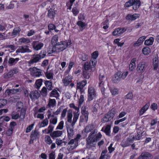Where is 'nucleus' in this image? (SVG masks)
Returning <instances> with one entry per match:
<instances>
[{"label": "nucleus", "mask_w": 159, "mask_h": 159, "mask_svg": "<svg viewBox=\"0 0 159 159\" xmlns=\"http://www.w3.org/2000/svg\"><path fill=\"white\" fill-rule=\"evenodd\" d=\"M72 111L69 110L67 111V121L66 122V124L69 139L71 138L74 135V126L77 121L72 120Z\"/></svg>", "instance_id": "f257e3e1"}, {"label": "nucleus", "mask_w": 159, "mask_h": 159, "mask_svg": "<svg viewBox=\"0 0 159 159\" xmlns=\"http://www.w3.org/2000/svg\"><path fill=\"white\" fill-rule=\"evenodd\" d=\"M97 129H94L89 135L86 139L87 148L89 149L94 147L96 145L95 143L101 138L102 134L100 132L97 134Z\"/></svg>", "instance_id": "f03ea898"}, {"label": "nucleus", "mask_w": 159, "mask_h": 159, "mask_svg": "<svg viewBox=\"0 0 159 159\" xmlns=\"http://www.w3.org/2000/svg\"><path fill=\"white\" fill-rule=\"evenodd\" d=\"M71 43L70 41H68V42L62 41L56 43L55 47L56 49L58 50V51H61L66 49L67 46L70 45Z\"/></svg>", "instance_id": "7ed1b4c3"}, {"label": "nucleus", "mask_w": 159, "mask_h": 159, "mask_svg": "<svg viewBox=\"0 0 159 159\" xmlns=\"http://www.w3.org/2000/svg\"><path fill=\"white\" fill-rule=\"evenodd\" d=\"M114 116V111L112 109L105 115L102 119V121L103 123H105L111 121Z\"/></svg>", "instance_id": "20e7f679"}, {"label": "nucleus", "mask_w": 159, "mask_h": 159, "mask_svg": "<svg viewBox=\"0 0 159 159\" xmlns=\"http://www.w3.org/2000/svg\"><path fill=\"white\" fill-rule=\"evenodd\" d=\"M88 101H90L96 97V92L93 87H89L88 88Z\"/></svg>", "instance_id": "39448f33"}, {"label": "nucleus", "mask_w": 159, "mask_h": 159, "mask_svg": "<svg viewBox=\"0 0 159 159\" xmlns=\"http://www.w3.org/2000/svg\"><path fill=\"white\" fill-rule=\"evenodd\" d=\"M30 74L34 77H39L42 75V71L35 67L30 68L29 69Z\"/></svg>", "instance_id": "423d86ee"}, {"label": "nucleus", "mask_w": 159, "mask_h": 159, "mask_svg": "<svg viewBox=\"0 0 159 159\" xmlns=\"http://www.w3.org/2000/svg\"><path fill=\"white\" fill-rule=\"evenodd\" d=\"M78 142L74 139H71L68 143L67 150L69 151H72L76 148L78 146Z\"/></svg>", "instance_id": "0eeeda50"}, {"label": "nucleus", "mask_w": 159, "mask_h": 159, "mask_svg": "<svg viewBox=\"0 0 159 159\" xmlns=\"http://www.w3.org/2000/svg\"><path fill=\"white\" fill-rule=\"evenodd\" d=\"M18 72V69H14L10 70L8 73H5L3 75V78L5 79L10 78L13 76L14 74Z\"/></svg>", "instance_id": "6e6552de"}, {"label": "nucleus", "mask_w": 159, "mask_h": 159, "mask_svg": "<svg viewBox=\"0 0 159 159\" xmlns=\"http://www.w3.org/2000/svg\"><path fill=\"white\" fill-rule=\"evenodd\" d=\"M99 80L100 81V82L99 84V87L101 89L102 93L103 94L104 93L105 83L106 81L103 75H100Z\"/></svg>", "instance_id": "1a4fd4ad"}, {"label": "nucleus", "mask_w": 159, "mask_h": 159, "mask_svg": "<svg viewBox=\"0 0 159 159\" xmlns=\"http://www.w3.org/2000/svg\"><path fill=\"white\" fill-rule=\"evenodd\" d=\"M32 45L34 49L38 51L40 50L43 47V43L38 41H34L32 43Z\"/></svg>", "instance_id": "9d476101"}, {"label": "nucleus", "mask_w": 159, "mask_h": 159, "mask_svg": "<svg viewBox=\"0 0 159 159\" xmlns=\"http://www.w3.org/2000/svg\"><path fill=\"white\" fill-rule=\"evenodd\" d=\"M96 60H90L86 62L84 65V67L86 70H88L91 67H94L96 65Z\"/></svg>", "instance_id": "9b49d317"}, {"label": "nucleus", "mask_w": 159, "mask_h": 159, "mask_svg": "<svg viewBox=\"0 0 159 159\" xmlns=\"http://www.w3.org/2000/svg\"><path fill=\"white\" fill-rule=\"evenodd\" d=\"M30 52V50L28 48V47L27 46H20L16 51V52L17 53L21 52L22 53L29 52Z\"/></svg>", "instance_id": "f8f14e48"}, {"label": "nucleus", "mask_w": 159, "mask_h": 159, "mask_svg": "<svg viewBox=\"0 0 159 159\" xmlns=\"http://www.w3.org/2000/svg\"><path fill=\"white\" fill-rule=\"evenodd\" d=\"M133 140L132 139V137L128 138L126 140H123L121 144V146L123 147H127L129 146L130 144L132 143Z\"/></svg>", "instance_id": "ddd939ff"}, {"label": "nucleus", "mask_w": 159, "mask_h": 159, "mask_svg": "<svg viewBox=\"0 0 159 159\" xmlns=\"http://www.w3.org/2000/svg\"><path fill=\"white\" fill-rule=\"evenodd\" d=\"M62 131L56 130L53 131L50 134V135L54 139L56 138L61 136L62 134Z\"/></svg>", "instance_id": "4468645a"}, {"label": "nucleus", "mask_w": 159, "mask_h": 159, "mask_svg": "<svg viewBox=\"0 0 159 159\" xmlns=\"http://www.w3.org/2000/svg\"><path fill=\"white\" fill-rule=\"evenodd\" d=\"M125 31L126 29L124 28H118L115 29L112 32V34L114 36H119L122 34Z\"/></svg>", "instance_id": "2eb2a0df"}, {"label": "nucleus", "mask_w": 159, "mask_h": 159, "mask_svg": "<svg viewBox=\"0 0 159 159\" xmlns=\"http://www.w3.org/2000/svg\"><path fill=\"white\" fill-rule=\"evenodd\" d=\"M59 90L57 88L53 89L49 94V96L51 97H54L57 99L59 97V94L58 91Z\"/></svg>", "instance_id": "dca6fc26"}, {"label": "nucleus", "mask_w": 159, "mask_h": 159, "mask_svg": "<svg viewBox=\"0 0 159 159\" xmlns=\"http://www.w3.org/2000/svg\"><path fill=\"white\" fill-rule=\"evenodd\" d=\"M73 108H74L77 111H74L73 112V117L72 120L77 121L78 119L80 114L79 112V107H77L75 106Z\"/></svg>", "instance_id": "f3484780"}, {"label": "nucleus", "mask_w": 159, "mask_h": 159, "mask_svg": "<svg viewBox=\"0 0 159 159\" xmlns=\"http://www.w3.org/2000/svg\"><path fill=\"white\" fill-rule=\"evenodd\" d=\"M152 155L148 152H144L142 153L141 155L139 157V159H151Z\"/></svg>", "instance_id": "a211bd4d"}, {"label": "nucleus", "mask_w": 159, "mask_h": 159, "mask_svg": "<svg viewBox=\"0 0 159 159\" xmlns=\"http://www.w3.org/2000/svg\"><path fill=\"white\" fill-rule=\"evenodd\" d=\"M107 151L105 149L103 150L101 153L99 159H109L110 158V156L107 154Z\"/></svg>", "instance_id": "6ab92c4d"}, {"label": "nucleus", "mask_w": 159, "mask_h": 159, "mask_svg": "<svg viewBox=\"0 0 159 159\" xmlns=\"http://www.w3.org/2000/svg\"><path fill=\"white\" fill-rule=\"evenodd\" d=\"M40 96L39 93L37 91H33L30 94V98L32 99L38 98Z\"/></svg>", "instance_id": "aec40b11"}, {"label": "nucleus", "mask_w": 159, "mask_h": 159, "mask_svg": "<svg viewBox=\"0 0 159 159\" xmlns=\"http://www.w3.org/2000/svg\"><path fill=\"white\" fill-rule=\"evenodd\" d=\"M120 75V72H118L114 75L112 78L113 81L114 83H117L121 80Z\"/></svg>", "instance_id": "412c9836"}, {"label": "nucleus", "mask_w": 159, "mask_h": 159, "mask_svg": "<svg viewBox=\"0 0 159 159\" xmlns=\"http://www.w3.org/2000/svg\"><path fill=\"white\" fill-rule=\"evenodd\" d=\"M139 17V15L137 14H135L133 15L128 14L126 17V19L129 20H134Z\"/></svg>", "instance_id": "4be33fe9"}, {"label": "nucleus", "mask_w": 159, "mask_h": 159, "mask_svg": "<svg viewBox=\"0 0 159 159\" xmlns=\"http://www.w3.org/2000/svg\"><path fill=\"white\" fill-rule=\"evenodd\" d=\"M56 12L53 9L50 8L48 11V17L51 19H53L56 16Z\"/></svg>", "instance_id": "5701e85b"}, {"label": "nucleus", "mask_w": 159, "mask_h": 159, "mask_svg": "<svg viewBox=\"0 0 159 159\" xmlns=\"http://www.w3.org/2000/svg\"><path fill=\"white\" fill-rule=\"evenodd\" d=\"M150 106L149 103H146L145 105L139 111V115L141 116L143 115V113L147 110Z\"/></svg>", "instance_id": "b1692460"}, {"label": "nucleus", "mask_w": 159, "mask_h": 159, "mask_svg": "<svg viewBox=\"0 0 159 159\" xmlns=\"http://www.w3.org/2000/svg\"><path fill=\"white\" fill-rule=\"evenodd\" d=\"M72 77L71 76L68 75L66 76L64 79L62 80L64 85L67 86L69 85L71 81Z\"/></svg>", "instance_id": "393cba45"}, {"label": "nucleus", "mask_w": 159, "mask_h": 159, "mask_svg": "<svg viewBox=\"0 0 159 159\" xmlns=\"http://www.w3.org/2000/svg\"><path fill=\"white\" fill-rule=\"evenodd\" d=\"M46 56L45 52L41 51L39 54L34 56V58L33 60H40Z\"/></svg>", "instance_id": "a878e982"}, {"label": "nucleus", "mask_w": 159, "mask_h": 159, "mask_svg": "<svg viewBox=\"0 0 159 159\" xmlns=\"http://www.w3.org/2000/svg\"><path fill=\"white\" fill-rule=\"evenodd\" d=\"M133 8L134 10H136L140 7L141 5L140 2L139 0H133Z\"/></svg>", "instance_id": "bb28decb"}, {"label": "nucleus", "mask_w": 159, "mask_h": 159, "mask_svg": "<svg viewBox=\"0 0 159 159\" xmlns=\"http://www.w3.org/2000/svg\"><path fill=\"white\" fill-rule=\"evenodd\" d=\"M145 66V65L144 62H139L137 67V70L139 72L143 71Z\"/></svg>", "instance_id": "cd10ccee"}, {"label": "nucleus", "mask_w": 159, "mask_h": 159, "mask_svg": "<svg viewBox=\"0 0 159 159\" xmlns=\"http://www.w3.org/2000/svg\"><path fill=\"white\" fill-rule=\"evenodd\" d=\"M87 84L86 80H84L81 82H78L77 84V87L80 89L81 91L83 88Z\"/></svg>", "instance_id": "c85d7f7f"}, {"label": "nucleus", "mask_w": 159, "mask_h": 159, "mask_svg": "<svg viewBox=\"0 0 159 159\" xmlns=\"http://www.w3.org/2000/svg\"><path fill=\"white\" fill-rule=\"evenodd\" d=\"M82 116L86 117L87 119L88 118L89 112L87 110H86V107L85 106H83L81 108Z\"/></svg>", "instance_id": "c756f323"}, {"label": "nucleus", "mask_w": 159, "mask_h": 159, "mask_svg": "<svg viewBox=\"0 0 159 159\" xmlns=\"http://www.w3.org/2000/svg\"><path fill=\"white\" fill-rule=\"evenodd\" d=\"M154 41V38L153 37H150L149 39L145 41L144 43L146 45H151L153 44Z\"/></svg>", "instance_id": "7c9ffc66"}, {"label": "nucleus", "mask_w": 159, "mask_h": 159, "mask_svg": "<svg viewBox=\"0 0 159 159\" xmlns=\"http://www.w3.org/2000/svg\"><path fill=\"white\" fill-rule=\"evenodd\" d=\"M110 90L113 96H115L117 95L119 92V89L114 87L110 88Z\"/></svg>", "instance_id": "2f4dec72"}, {"label": "nucleus", "mask_w": 159, "mask_h": 159, "mask_svg": "<svg viewBox=\"0 0 159 159\" xmlns=\"http://www.w3.org/2000/svg\"><path fill=\"white\" fill-rule=\"evenodd\" d=\"M45 84L48 90H51L52 88V83L50 80H47L45 81Z\"/></svg>", "instance_id": "473e14b6"}, {"label": "nucleus", "mask_w": 159, "mask_h": 159, "mask_svg": "<svg viewBox=\"0 0 159 159\" xmlns=\"http://www.w3.org/2000/svg\"><path fill=\"white\" fill-rule=\"evenodd\" d=\"M56 101L55 99H49L48 105L49 107H53L56 106Z\"/></svg>", "instance_id": "72a5a7b5"}, {"label": "nucleus", "mask_w": 159, "mask_h": 159, "mask_svg": "<svg viewBox=\"0 0 159 159\" xmlns=\"http://www.w3.org/2000/svg\"><path fill=\"white\" fill-rule=\"evenodd\" d=\"M58 35L57 34L54 35L52 38L51 43L53 45H56V44L57 43V42L58 39Z\"/></svg>", "instance_id": "f704fd0d"}, {"label": "nucleus", "mask_w": 159, "mask_h": 159, "mask_svg": "<svg viewBox=\"0 0 159 159\" xmlns=\"http://www.w3.org/2000/svg\"><path fill=\"white\" fill-rule=\"evenodd\" d=\"M53 73L50 71H47L45 73L46 77L47 79L49 80H52L53 78Z\"/></svg>", "instance_id": "c9c22d12"}, {"label": "nucleus", "mask_w": 159, "mask_h": 159, "mask_svg": "<svg viewBox=\"0 0 159 159\" xmlns=\"http://www.w3.org/2000/svg\"><path fill=\"white\" fill-rule=\"evenodd\" d=\"M20 31V29L19 28L16 27L15 28L12 33V35L16 36L17 34H19Z\"/></svg>", "instance_id": "e433bc0d"}, {"label": "nucleus", "mask_w": 159, "mask_h": 159, "mask_svg": "<svg viewBox=\"0 0 159 159\" xmlns=\"http://www.w3.org/2000/svg\"><path fill=\"white\" fill-rule=\"evenodd\" d=\"M142 51L143 54L147 55L150 53L151 49L148 47H145L142 49Z\"/></svg>", "instance_id": "4c0bfd02"}, {"label": "nucleus", "mask_w": 159, "mask_h": 159, "mask_svg": "<svg viewBox=\"0 0 159 159\" xmlns=\"http://www.w3.org/2000/svg\"><path fill=\"white\" fill-rule=\"evenodd\" d=\"M135 61L136 60H131V62L129 65V68L130 70L131 71L133 70L135 67Z\"/></svg>", "instance_id": "58836bf2"}, {"label": "nucleus", "mask_w": 159, "mask_h": 159, "mask_svg": "<svg viewBox=\"0 0 159 159\" xmlns=\"http://www.w3.org/2000/svg\"><path fill=\"white\" fill-rule=\"evenodd\" d=\"M19 43H27L30 42V41L29 39L22 38L19 39Z\"/></svg>", "instance_id": "ea45409f"}, {"label": "nucleus", "mask_w": 159, "mask_h": 159, "mask_svg": "<svg viewBox=\"0 0 159 159\" xmlns=\"http://www.w3.org/2000/svg\"><path fill=\"white\" fill-rule=\"evenodd\" d=\"M79 8L76 6L73 8L72 11L74 15L76 16L79 12Z\"/></svg>", "instance_id": "a19ab883"}, {"label": "nucleus", "mask_w": 159, "mask_h": 159, "mask_svg": "<svg viewBox=\"0 0 159 159\" xmlns=\"http://www.w3.org/2000/svg\"><path fill=\"white\" fill-rule=\"evenodd\" d=\"M77 25L82 29L81 30L85 28L86 26L85 24L80 20H79L77 22Z\"/></svg>", "instance_id": "79ce46f5"}, {"label": "nucleus", "mask_w": 159, "mask_h": 159, "mask_svg": "<svg viewBox=\"0 0 159 159\" xmlns=\"http://www.w3.org/2000/svg\"><path fill=\"white\" fill-rule=\"evenodd\" d=\"M57 118L56 116H54L51 118L49 120L50 124H52L54 125L57 124Z\"/></svg>", "instance_id": "37998d69"}, {"label": "nucleus", "mask_w": 159, "mask_h": 159, "mask_svg": "<svg viewBox=\"0 0 159 159\" xmlns=\"http://www.w3.org/2000/svg\"><path fill=\"white\" fill-rule=\"evenodd\" d=\"M45 140L46 143L48 145H50L52 143L50 137L48 135H46L45 138Z\"/></svg>", "instance_id": "c03bdc74"}, {"label": "nucleus", "mask_w": 159, "mask_h": 159, "mask_svg": "<svg viewBox=\"0 0 159 159\" xmlns=\"http://www.w3.org/2000/svg\"><path fill=\"white\" fill-rule=\"evenodd\" d=\"M93 129V126L92 125H89L86 126L84 129V131L88 133L91 131Z\"/></svg>", "instance_id": "a18cd8bd"}, {"label": "nucleus", "mask_w": 159, "mask_h": 159, "mask_svg": "<svg viewBox=\"0 0 159 159\" xmlns=\"http://www.w3.org/2000/svg\"><path fill=\"white\" fill-rule=\"evenodd\" d=\"M42 84L41 79L37 80L35 82V87L37 89H39Z\"/></svg>", "instance_id": "49530a36"}, {"label": "nucleus", "mask_w": 159, "mask_h": 159, "mask_svg": "<svg viewBox=\"0 0 159 159\" xmlns=\"http://www.w3.org/2000/svg\"><path fill=\"white\" fill-rule=\"evenodd\" d=\"M8 62V64L10 66H11L15 64L16 63L15 60H4L3 62L4 65H6V64Z\"/></svg>", "instance_id": "de8ad7c7"}, {"label": "nucleus", "mask_w": 159, "mask_h": 159, "mask_svg": "<svg viewBox=\"0 0 159 159\" xmlns=\"http://www.w3.org/2000/svg\"><path fill=\"white\" fill-rule=\"evenodd\" d=\"M64 123L63 121H61L59 123L58 125L56 128V129L62 130L64 127Z\"/></svg>", "instance_id": "09e8293b"}, {"label": "nucleus", "mask_w": 159, "mask_h": 159, "mask_svg": "<svg viewBox=\"0 0 159 159\" xmlns=\"http://www.w3.org/2000/svg\"><path fill=\"white\" fill-rule=\"evenodd\" d=\"M7 103V101L5 99H0V108L4 106Z\"/></svg>", "instance_id": "8fccbe9b"}, {"label": "nucleus", "mask_w": 159, "mask_h": 159, "mask_svg": "<svg viewBox=\"0 0 159 159\" xmlns=\"http://www.w3.org/2000/svg\"><path fill=\"white\" fill-rule=\"evenodd\" d=\"M81 95L80 96V98L79 99V106H81L84 100V95L82 94V92H81Z\"/></svg>", "instance_id": "3c124183"}, {"label": "nucleus", "mask_w": 159, "mask_h": 159, "mask_svg": "<svg viewBox=\"0 0 159 159\" xmlns=\"http://www.w3.org/2000/svg\"><path fill=\"white\" fill-rule=\"evenodd\" d=\"M41 93L44 97H46L47 94V90L45 87H43L41 91Z\"/></svg>", "instance_id": "603ef678"}, {"label": "nucleus", "mask_w": 159, "mask_h": 159, "mask_svg": "<svg viewBox=\"0 0 159 159\" xmlns=\"http://www.w3.org/2000/svg\"><path fill=\"white\" fill-rule=\"evenodd\" d=\"M111 126L109 125H107L106 126L104 129V132L107 135H109L110 133Z\"/></svg>", "instance_id": "864d4df0"}, {"label": "nucleus", "mask_w": 159, "mask_h": 159, "mask_svg": "<svg viewBox=\"0 0 159 159\" xmlns=\"http://www.w3.org/2000/svg\"><path fill=\"white\" fill-rule=\"evenodd\" d=\"M25 109H21L20 114V118L21 119H24L25 117Z\"/></svg>", "instance_id": "5fc2aeb1"}, {"label": "nucleus", "mask_w": 159, "mask_h": 159, "mask_svg": "<svg viewBox=\"0 0 159 159\" xmlns=\"http://www.w3.org/2000/svg\"><path fill=\"white\" fill-rule=\"evenodd\" d=\"M48 123V120L47 119H45L41 123L40 126L41 127H44L47 126Z\"/></svg>", "instance_id": "6e6d98bb"}, {"label": "nucleus", "mask_w": 159, "mask_h": 159, "mask_svg": "<svg viewBox=\"0 0 159 159\" xmlns=\"http://www.w3.org/2000/svg\"><path fill=\"white\" fill-rule=\"evenodd\" d=\"M133 0H129L125 3L124 6L126 7H129L131 6H133Z\"/></svg>", "instance_id": "4d7b16f0"}, {"label": "nucleus", "mask_w": 159, "mask_h": 159, "mask_svg": "<svg viewBox=\"0 0 159 159\" xmlns=\"http://www.w3.org/2000/svg\"><path fill=\"white\" fill-rule=\"evenodd\" d=\"M98 55V51L94 52L92 54V57L93 59H96Z\"/></svg>", "instance_id": "13d9d810"}, {"label": "nucleus", "mask_w": 159, "mask_h": 159, "mask_svg": "<svg viewBox=\"0 0 159 159\" xmlns=\"http://www.w3.org/2000/svg\"><path fill=\"white\" fill-rule=\"evenodd\" d=\"M39 134V133L37 131H34V132H32L31 134L30 137L31 139H34L36 137L38 136Z\"/></svg>", "instance_id": "bf43d9fd"}, {"label": "nucleus", "mask_w": 159, "mask_h": 159, "mask_svg": "<svg viewBox=\"0 0 159 159\" xmlns=\"http://www.w3.org/2000/svg\"><path fill=\"white\" fill-rule=\"evenodd\" d=\"M54 129V127L52 125H50L48 128V131L46 133L47 134H49L51 133L53 131Z\"/></svg>", "instance_id": "052dcab7"}, {"label": "nucleus", "mask_w": 159, "mask_h": 159, "mask_svg": "<svg viewBox=\"0 0 159 159\" xmlns=\"http://www.w3.org/2000/svg\"><path fill=\"white\" fill-rule=\"evenodd\" d=\"M128 71H125L122 74H121V72H120V77L122 80L124 79L128 75Z\"/></svg>", "instance_id": "680f3d73"}, {"label": "nucleus", "mask_w": 159, "mask_h": 159, "mask_svg": "<svg viewBox=\"0 0 159 159\" xmlns=\"http://www.w3.org/2000/svg\"><path fill=\"white\" fill-rule=\"evenodd\" d=\"M158 64V60H154L153 61L154 69L155 70L157 69Z\"/></svg>", "instance_id": "e2e57ef3"}, {"label": "nucleus", "mask_w": 159, "mask_h": 159, "mask_svg": "<svg viewBox=\"0 0 159 159\" xmlns=\"http://www.w3.org/2000/svg\"><path fill=\"white\" fill-rule=\"evenodd\" d=\"M140 135L141 134H140L138 133L137 135H135L134 136L132 137V139L133 141L134 140H138L140 139L141 137Z\"/></svg>", "instance_id": "0e129e2a"}, {"label": "nucleus", "mask_w": 159, "mask_h": 159, "mask_svg": "<svg viewBox=\"0 0 159 159\" xmlns=\"http://www.w3.org/2000/svg\"><path fill=\"white\" fill-rule=\"evenodd\" d=\"M34 124H32L31 125H30L28 127H27L26 130V133H28L30 132L33 129L34 126Z\"/></svg>", "instance_id": "69168bd1"}, {"label": "nucleus", "mask_w": 159, "mask_h": 159, "mask_svg": "<svg viewBox=\"0 0 159 159\" xmlns=\"http://www.w3.org/2000/svg\"><path fill=\"white\" fill-rule=\"evenodd\" d=\"M48 114L47 116L48 119H50L51 117L52 118L55 116L54 114L52 113V111L51 110H48L47 112Z\"/></svg>", "instance_id": "338daca9"}, {"label": "nucleus", "mask_w": 159, "mask_h": 159, "mask_svg": "<svg viewBox=\"0 0 159 159\" xmlns=\"http://www.w3.org/2000/svg\"><path fill=\"white\" fill-rule=\"evenodd\" d=\"M11 116L13 119H16L18 118L20 116L18 113H15L14 112H13L11 115Z\"/></svg>", "instance_id": "774afa93"}]
</instances>
